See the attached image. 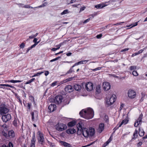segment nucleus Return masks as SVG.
<instances>
[{
	"label": "nucleus",
	"instance_id": "1",
	"mask_svg": "<svg viewBox=\"0 0 147 147\" xmlns=\"http://www.w3.org/2000/svg\"><path fill=\"white\" fill-rule=\"evenodd\" d=\"M82 122L80 121L77 124V134L79 135L82 134L85 138L93 136L95 133L94 129L92 127L88 129L86 127H83L82 125Z\"/></svg>",
	"mask_w": 147,
	"mask_h": 147
},
{
	"label": "nucleus",
	"instance_id": "2",
	"mask_svg": "<svg viewBox=\"0 0 147 147\" xmlns=\"http://www.w3.org/2000/svg\"><path fill=\"white\" fill-rule=\"evenodd\" d=\"M94 111L93 109L89 108L87 111H84L82 109L79 113V114L82 117L86 119H90L92 118L94 116Z\"/></svg>",
	"mask_w": 147,
	"mask_h": 147
},
{
	"label": "nucleus",
	"instance_id": "3",
	"mask_svg": "<svg viewBox=\"0 0 147 147\" xmlns=\"http://www.w3.org/2000/svg\"><path fill=\"white\" fill-rule=\"evenodd\" d=\"M2 133L3 135L6 138H13L15 137V133L13 130L6 131L3 130Z\"/></svg>",
	"mask_w": 147,
	"mask_h": 147
},
{
	"label": "nucleus",
	"instance_id": "4",
	"mask_svg": "<svg viewBox=\"0 0 147 147\" xmlns=\"http://www.w3.org/2000/svg\"><path fill=\"white\" fill-rule=\"evenodd\" d=\"M82 84L83 86L84 85L85 86L86 89L88 91H90L93 90V84L90 82H88L86 84L85 82H83Z\"/></svg>",
	"mask_w": 147,
	"mask_h": 147
},
{
	"label": "nucleus",
	"instance_id": "5",
	"mask_svg": "<svg viewBox=\"0 0 147 147\" xmlns=\"http://www.w3.org/2000/svg\"><path fill=\"white\" fill-rule=\"evenodd\" d=\"M1 105L0 107V113L1 115H3V114H6L7 113L9 110L6 107H5L4 105L3 106H2Z\"/></svg>",
	"mask_w": 147,
	"mask_h": 147
},
{
	"label": "nucleus",
	"instance_id": "6",
	"mask_svg": "<svg viewBox=\"0 0 147 147\" xmlns=\"http://www.w3.org/2000/svg\"><path fill=\"white\" fill-rule=\"evenodd\" d=\"M11 119V116L10 114H8L7 115H2L1 119L3 122L5 123L9 121Z\"/></svg>",
	"mask_w": 147,
	"mask_h": 147
},
{
	"label": "nucleus",
	"instance_id": "7",
	"mask_svg": "<svg viewBox=\"0 0 147 147\" xmlns=\"http://www.w3.org/2000/svg\"><path fill=\"white\" fill-rule=\"evenodd\" d=\"M114 96L112 95L110 98L109 100H107L106 102V104L108 106H110L112 105L115 101L116 98L115 96L114 95Z\"/></svg>",
	"mask_w": 147,
	"mask_h": 147
},
{
	"label": "nucleus",
	"instance_id": "8",
	"mask_svg": "<svg viewBox=\"0 0 147 147\" xmlns=\"http://www.w3.org/2000/svg\"><path fill=\"white\" fill-rule=\"evenodd\" d=\"M65 125H63L62 123H58L55 127L57 130L61 131L65 129Z\"/></svg>",
	"mask_w": 147,
	"mask_h": 147
},
{
	"label": "nucleus",
	"instance_id": "9",
	"mask_svg": "<svg viewBox=\"0 0 147 147\" xmlns=\"http://www.w3.org/2000/svg\"><path fill=\"white\" fill-rule=\"evenodd\" d=\"M128 96L129 98L132 99L134 98L136 96V93L134 91L129 90L128 92Z\"/></svg>",
	"mask_w": 147,
	"mask_h": 147
},
{
	"label": "nucleus",
	"instance_id": "10",
	"mask_svg": "<svg viewBox=\"0 0 147 147\" xmlns=\"http://www.w3.org/2000/svg\"><path fill=\"white\" fill-rule=\"evenodd\" d=\"M103 89L105 91L109 90L111 88V85L109 83L107 82H105L103 83Z\"/></svg>",
	"mask_w": 147,
	"mask_h": 147
},
{
	"label": "nucleus",
	"instance_id": "11",
	"mask_svg": "<svg viewBox=\"0 0 147 147\" xmlns=\"http://www.w3.org/2000/svg\"><path fill=\"white\" fill-rule=\"evenodd\" d=\"M38 142L41 145H43L44 144V138L43 137V134L41 133H39V134L38 138Z\"/></svg>",
	"mask_w": 147,
	"mask_h": 147
},
{
	"label": "nucleus",
	"instance_id": "12",
	"mask_svg": "<svg viewBox=\"0 0 147 147\" xmlns=\"http://www.w3.org/2000/svg\"><path fill=\"white\" fill-rule=\"evenodd\" d=\"M63 99L62 96L60 95L56 96L54 99L55 102L58 104L61 103Z\"/></svg>",
	"mask_w": 147,
	"mask_h": 147
},
{
	"label": "nucleus",
	"instance_id": "13",
	"mask_svg": "<svg viewBox=\"0 0 147 147\" xmlns=\"http://www.w3.org/2000/svg\"><path fill=\"white\" fill-rule=\"evenodd\" d=\"M56 106L55 105L51 104L49 106L48 109L49 111L51 112L54 111L56 109Z\"/></svg>",
	"mask_w": 147,
	"mask_h": 147
},
{
	"label": "nucleus",
	"instance_id": "14",
	"mask_svg": "<svg viewBox=\"0 0 147 147\" xmlns=\"http://www.w3.org/2000/svg\"><path fill=\"white\" fill-rule=\"evenodd\" d=\"M65 90L66 92H70L73 90L74 89L72 86L71 85H68L66 86L65 87Z\"/></svg>",
	"mask_w": 147,
	"mask_h": 147
},
{
	"label": "nucleus",
	"instance_id": "15",
	"mask_svg": "<svg viewBox=\"0 0 147 147\" xmlns=\"http://www.w3.org/2000/svg\"><path fill=\"white\" fill-rule=\"evenodd\" d=\"M104 129V124L103 123H101L99 124L98 129V131L99 133H101Z\"/></svg>",
	"mask_w": 147,
	"mask_h": 147
},
{
	"label": "nucleus",
	"instance_id": "16",
	"mask_svg": "<svg viewBox=\"0 0 147 147\" xmlns=\"http://www.w3.org/2000/svg\"><path fill=\"white\" fill-rule=\"evenodd\" d=\"M76 132L75 129L73 128H69L66 130V132L68 134H73Z\"/></svg>",
	"mask_w": 147,
	"mask_h": 147
},
{
	"label": "nucleus",
	"instance_id": "17",
	"mask_svg": "<svg viewBox=\"0 0 147 147\" xmlns=\"http://www.w3.org/2000/svg\"><path fill=\"white\" fill-rule=\"evenodd\" d=\"M36 141L35 136V134L34 133L32 138L30 147H35V143Z\"/></svg>",
	"mask_w": 147,
	"mask_h": 147
},
{
	"label": "nucleus",
	"instance_id": "18",
	"mask_svg": "<svg viewBox=\"0 0 147 147\" xmlns=\"http://www.w3.org/2000/svg\"><path fill=\"white\" fill-rule=\"evenodd\" d=\"M60 143L63 146L65 147H72L71 145L64 141H60Z\"/></svg>",
	"mask_w": 147,
	"mask_h": 147
},
{
	"label": "nucleus",
	"instance_id": "19",
	"mask_svg": "<svg viewBox=\"0 0 147 147\" xmlns=\"http://www.w3.org/2000/svg\"><path fill=\"white\" fill-rule=\"evenodd\" d=\"M76 124V121H75L73 120L70 122H69L67 124V126L69 127H71L74 126Z\"/></svg>",
	"mask_w": 147,
	"mask_h": 147
},
{
	"label": "nucleus",
	"instance_id": "20",
	"mask_svg": "<svg viewBox=\"0 0 147 147\" xmlns=\"http://www.w3.org/2000/svg\"><path fill=\"white\" fill-rule=\"evenodd\" d=\"M74 88L76 91H79L81 90L82 88L81 85L78 84H76L74 85Z\"/></svg>",
	"mask_w": 147,
	"mask_h": 147
},
{
	"label": "nucleus",
	"instance_id": "21",
	"mask_svg": "<svg viewBox=\"0 0 147 147\" xmlns=\"http://www.w3.org/2000/svg\"><path fill=\"white\" fill-rule=\"evenodd\" d=\"M103 4H100L95 6V7L97 9H101L107 5Z\"/></svg>",
	"mask_w": 147,
	"mask_h": 147
},
{
	"label": "nucleus",
	"instance_id": "22",
	"mask_svg": "<svg viewBox=\"0 0 147 147\" xmlns=\"http://www.w3.org/2000/svg\"><path fill=\"white\" fill-rule=\"evenodd\" d=\"M122 1H120L119 0H110L108 2V3H109L108 4H113V3H114L115 2H117V3L120 4L121 2Z\"/></svg>",
	"mask_w": 147,
	"mask_h": 147
},
{
	"label": "nucleus",
	"instance_id": "23",
	"mask_svg": "<svg viewBox=\"0 0 147 147\" xmlns=\"http://www.w3.org/2000/svg\"><path fill=\"white\" fill-rule=\"evenodd\" d=\"M74 78V77H73V78L71 77V78H67L66 80H64L63 81L61 82H60V83L61 84H63L64 83H66V82H67L71 81L72 80V79H73Z\"/></svg>",
	"mask_w": 147,
	"mask_h": 147
},
{
	"label": "nucleus",
	"instance_id": "24",
	"mask_svg": "<svg viewBox=\"0 0 147 147\" xmlns=\"http://www.w3.org/2000/svg\"><path fill=\"white\" fill-rule=\"evenodd\" d=\"M128 120L127 119H124L123 120L122 122L120 124V125H119V127H120L121 125L124 124V125L126 124H127V122L128 121Z\"/></svg>",
	"mask_w": 147,
	"mask_h": 147
},
{
	"label": "nucleus",
	"instance_id": "25",
	"mask_svg": "<svg viewBox=\"0 0 147 147\" xmlns=\"http://www.w3.org/2000/svg\"><path fill=\"white\" fill-rule=\"evenodd\" d=\"M138 131L136 129L133 134V137H132V139H135L137 138L138 136Z\"/></svg>",
	"mask_w": 147,
	"mask_h": 147
},
{
	"label": "nucleus",
	"instance_id": "26",
	"mask_svg": "<svg viewBox=\"0 0 147 147\" xmlns=\"http://www.w3.org/2000/svg\"><path fill=\"white\" fill-rule=\"evenodd\" d=\"M75 67V66L73 65L70 68L69 70H68L67 72L66 73V74H68L71 73L72 72H74V70L73 69V68Z\"/></svg>",
	"mask_w": 147,
	"mask_h": 147
},
{
	"label": "nucleus",
	"instance_id": "27",
	"mask_svg": "<svg viewBox=\"0 0 147 147\" xmlns=\"http://www.w3.org/2000/svg\"><path fill=\"white\" fill-rule=\"evenodd\" d=\"M22 81L18 80H8L7 81V82H10L12 83H16L17 82H22Z\"/></svg>",
	"mask_w": 147,
	"mask_h": 147
},
{
	"label": "nucleus",
	"instance_id": "28",
	"mask_svg": "<svg viewBox=\"0 0 147 147\" xmlns=\"http://www.w3.org/2000/svg\"><path fill=\"white\" fill-rule=\"evenodd\" d=\"M100 85H98L96 88V92L99 93L100 91Z\"/></svg>",
	"mask_w": 147,
	"mask_h": 147
},
{
	"label": "nucleus",
	"instance_id": "29",
	"mask_svg": "<svg viewBox=\"0 0 147 147\" xmlns=\"http://www.w3.org/2000/svg\"><path fill=\"white\" fill-rule=\"evenodd\" d=\"M35 80V79L34 78H32L31 80L27 82L26 83H25V84H29L32 82L34 81Z\"/></svg>",
	"mask_w": 147,
	"mask_h": 147
},
{
	"label": "nucleus",
	"instance_id": "30",
	"mask_svg": "<svg viewBox=\"0 0 147 147\" xmlns=\"http://www.w3.org/2000/svg\"><path fill=\"white\" fill-rule=\"evenodd\" d=\"M47 4V2H45L44 3L42 4V5H40L38 6V7H35V8H40V7H43L45 6Z\"/></svg>",
	"mask_w": 147,
	"mask_h": 147
},
{
	"label": "nucleus",
	"instance_id": "31",
	"mask_svg": "<svg viewBox=\"0 0 147 147\" xmlns=\"http://www.w3.org/2000/svg\"><path fill=\"white\" fill-rule=\"evenodd\" d=\"M17 120L15 119L13 121V125L15 127H17L18 126V124L17 123Z\"/></svg>",
	"mask_w": 147,
	"mask_h": 147
},
{
	"label": "nucleus",
	"instance_id": "32",
	"mask_svg": "<svg viewBox=\"0 0 147 147\" xmlns=\"http://www.w3.org/2000/svg\"><path fill=\"white\" fill-rule=\"evenodd\" d=\"M76 0H67V3L68 4H69L75 2Z\"/></svg>",
	"mask_w": 147,
	"mask_h": 147
},
{
	"label": "nucleus",
	"instance_id": "33",
	"mask_svg": "<svg viewBox=\"0 0 147 147\" xmlns=\"http://www.w3.org/2000/svg\"><path fill=\"white\" fill-rule=\"evenodd\" d=\"M138 22H136L135 23V24H132L131 25H129V26H127L126 27H129L131 26V25H132V26H131V27L129 28L128 29L130 28H132V27H134V26H137V25H138Z\"/></svg>",
	"mask_w": 147,
	"mask_h": 147
},
{
	"label": "nucleus",
	"instance_id": "34",
	"mask_svg": "<svg viewBox=\"0 0 147 147\" xmlns=\"http://www.w3.org/2000/svg\"><path fill=\"white\" fill-rule=\"evenodd\" d=\"M136 69V66H131L129 67V69L130 70H132Z\"/></svg>",
	"mask_w": 147,
	"mask_h": 147
},
{
	"label": "nucleus",
	"instance_id": "35",
	"mask_svg": "<svg viewBox=\"0 0 147 147\" xmlns=\"http://www.w3.org/2000/svg\"><path fill=\"white\" fill-rule=\"evenodd\" d=\"M144 133L145 132L144 131H142L141 132L139 131V134L141 136H143L144 135Z\"/></svg>",
	"mask_w": 147,
	"mask_h": 147
},
{
	"label": "nucleus",
	"instance_id": "36",
	"mask_svg": "<svg viewBox=\"0 0 147 147\" xmlns=\"http://www.w3.org/2000/svg\"><path fill=\"white\" fill-rule=\"evenodd\" d=\"M2 127L4 128V129L3 130H4L5 131H7L8 129L7 128V125L5 124H4L2 126Z\"/></svg>",
	"mask_w": 147,
	"mask_h": 147
},
{
	"label": "nucleus",
	"instance_id": "37",
	"mask_svg": "<svg viewBox=\"0 0 147 147\" xmlns=\"http://www.w3.org/2000/svg\"><path fill=\"white\" fill-rule=\"evenodd\" d=\"M68 13V10L67 9H65L64 10L63 12H62L61 13V15H63L67 13Z\"/></svg>",
	"mask_w": 147,
	"mask_h": 147
},
{
	"label": "nucleus",
	"instance_id": "38",
	"mask_svg": "<svg viewBox=\"0 0 147 147\" xmlns=\"http://www.w3.org/2000/svg\"><path fill=\"white\" fill-rule=\"evenodd\" d=\"M132 74L134 76H138V74L136 71L134 70L132 72Z\"/></svg>",
	"mask_w": 147,
	"mask_h": 147
},
{
	"label": "nucleus",
	"instance_id": "39",
	"mask_svg": "<svg viewBox=\"0 0 147 147\" xmlns=\"http://www.w3.org/2000/svg\"><path fill=\"white\" fill-rule=\"evenodd\" d=\"M60 58H61V57H59V56L58 57H56V58L55 59H53L51 60L50 61V62H52L56 61L59 59H60Z\"/></svg>",
	"mask_w": 147,
	"mask_h": 147
},
{
	"label": "nucleus",
	"instance_id": "40",
	"mask_svg": "<svg viewBox=\"0 0 147 147\" xmlns=\"http://www.w3.org/2000/svg\"><path fill=\"white\" fill-rule=\"evenodd\" d=\"M80 64H83L82 61H79L77 63H75L74 65L75 66H76L77 65H78Z\"/></svg>",
	"mask_w": 147,
	"mask_h": 147
},
{
	"label": "nucleus",
	"instance_id": "41",
	"mask_svg": "<svg viewBox=\"0 0 147 147\" xmlns=\"http://www.w3.org/2000/svg\"><path fill=\"white\" fill-rule=\"evenodd\" d=\"M25 46V44L24 42L22 43L20 45V48L23 49Z\"/></svg>",
	"mask_w": 147,
	"mask_h": 147
},
{
	"label": "nucleus",
	"instance_id": "42",
	"mask_svg": "<svg viewBox=\"0 0 147 147\" xmlns=\"http://www.w3.org/2000/svg\"><path fill=\"white\" fill-rule=\"evenodd\" d=\"M102 68V67H97L96 68L94 69H92V70L93 71H95L98 70H99L100 69Z\"/></svg>",
	"mask_w": 147,
	"mask_h": 147
},
{
	"label": "nucleus",
	"instance_id": "43",
	"mask_svg": "<svg viewBox=\"0 0 147 147\" xmlns=\"http://www.w3.org/2000/svg\"><path fill=\"white\" fill-rule=\"evenodd\" d=\"M142 119V118L139 117L137 120L136 121V122L137 123H139V124H140V123L141 122Z\"/></svg>",
	"mask_w": 147,
	"mask_h": 147
},
{
	"label": "nucleus",
	"instance_id": "44",
	"mask_svg": "<svg viewBox=\"0 0 147 147\" xmlns=\"http://www.w3.org/2000/svg\"><path fill=\"white\" fill-rule=\"evenodd\" d=\"M31 115L32 117V121H34V113L33 112H32L31 113Z\"/></svg>",
	"mask_w": 147,
	"mask_h": 147
},
{
	"label": "nucleus",
	"instance_id": "45",
	"mask_svg": "<svg viewBox=\"0 0 147 147\" xmlns=\"http://www.w3.org/2000/svg\"><path fill=\"white\" fill-rule=\"evenodd\" d=\"M102 34H100L97 35L96 36V38H97L100 39V38H101V37L102 36Z\"/></svg>",
	"mask_w": 147,
	"mask_h": 147
},
{
	"label": "nucleus",
	"instance_id": "46",
	"mask_svg": "<svg viewBox=\"0 0 147 147\" xmlns=\"http://www.w3.org/2000/svg\"><path fill=\"white\" fill-rule=\"evenodd\" d=\"M85 8L86 7L84 6L81 7L80 9V10L79 11V13H80L81 11L84 10Z\"/></svg>",
	"mask_w": 147,
	"mask_h": 147
},
{
	"label": "nucleus",
	"instance_id": "47",
	"mask_svg": "<svg viewBox=\"0 0 147 147\" xmlns=\"http://www.w3.org/2000/svg\"><path fill=\"white\" fill-rule=\"evenodd\" d=\"M57 81H55L53 82L51 84V86L52 87H53L55 85H56V84L57 83Z\"/></svg>",
	"mask_w": 147,
	"mask_h": 147
},
{
	"label": "nucleus",
	"instance_id": "48",
	"mask_svg": "<svg viewBox=\"0 0 147 147\" xmlns=\"http://www.w3.org/2000/svg\"><path fill=\"white\" fill-rule=\"evenodd\" d=\"M59 49V47L57 48H53L51 49V51H55Z\"/></svg>",
	"mask_w": 147,
	"mask_h": 147
},
{
	"label": "nucleus",
	"instance_id": "49",
	"mask_svg": "<svg viewBox=\"0 0 147 147\" xmlns=\"http://www.w3.org/2000/svg\"><path fill=\"white\" fill-rule=\"evenodd\" d=\"M90 18H89L87 19L86 20L84 21L83 22V23L84 24L90 21Z\"/></svg>",
	"mask_w": 147,
	"mask_h": 147
},
{
	"label": "nucleus",
	"instance_id": "50",
	"mask_svg": "<svg viewBox=\"0 0 147 147\" xmlns=\"http://www.w3.org/2000/svg\"><path fill=\"white\" fill-rule=\"evenodd\" d=\"M24 7L26 8H32V9H33V8L31 6H30L29 5H24Z\"/></svg>",
	"mask_w": 147,
	"mask_h": 147
},
{
	"label": "nucleus",
	"instance_id": "51",
	"mask_svg": "<svg viewBox=\"0 0 147 147\" xmlns=\"http://www.w3.org/2000/svg\"><path fill=\"white\" fill-rule=\"evenodd\" d=\"M8 146L9 147H13V144L11 142H9Z\"/></svg>",
	"mask_w": 147,
	"mask_h": 147
},
{
	"label": "nucleus",
	"instance_id": "52",
	"mask_svg": "<svg viewBox=\"0 0 147 147\" xmlns=\"http://www.w3.org/2000/svg\"><path fill=\"white\" fill-rule=\"evenodd\" d=\"M139 124V123H137L136 122H136L134 123V126L135 127H137Z\"/></svg>",
	"mask_w": 147,
	"mask_h": 147
},
{
	"label": "nucleus",
	"instance_id": "53",
	"mask_svg": "<svg viewBox=\"0 0 147 147\" xmlns=\"http://www.w3.org/2000/svg\"><path fill=\"white\" fill-rule=\"evenodd\" d=\"M39 43V42H38L36 43H34V45H32L31 46L32 48L35 47V46Z\"/></svg>",
	"mask_w": 147,
	"mask_h": 147
},
{
	"label": "nucleus",
	"instance_id": "54",
	"mask_svg": "<svg viewBox=\"0 0 147 147\" xmlns=\"http://www.w3.org/2000/svg\"><path fill=\"white\" fill-rule=\"evenodd\" d=\"M49 71H45V76H47L49 74Z\"/></svg>",
	"mask_w": 147,
	"mask_h": 147
},
{
	"label": "nucleus",
	"instance_id": "55",
	"mask_svg": "<svg viewBox=\"0 0 147 147\" xmlns=\"http://www.w3.org/2000/svg\"><path fill=\"white\" fill-rule=\"evenodd\" d=\"M43 72H43V71L41 72H38V73L37 74H36L37 76H39V75H41Z\"/></svg>",
	"mask_w": 147,
	"mask_h": 147
},
{
	"label": "nucleus",
	"instance_id": "56",
	"mask_svg": "<svg viewBox=\"0 0 147 147\" xmlns=\"http://www.w3.org/2000/svg\"><path fill=\"white\" fill-rule=\"evenodd\" d=\"M129 49L128 48H125V49L121 50V52H123L125 51H127Z\"/></svg>",
	"mask_w": 147,
	"mask_h": 147
},
{
	"label": "nucleus",
	"instance_id": "57",
	"mask_svg": "<svg viewBox=\"0 0 147 147\" xmlns=\"http://www.w3.org/2000/svg\"><path fill=\"white\" fill-rule=\"evenodd\" d=\"M31 105V103H28V109H30Z\"/></svg>",
	"mask_w": 147,
	"mask_h": 147
},
{
	"label": "nucleus",
	"instance_id": "58",
	"mask_svg": "<svg viewBox=\"0 0 147 147\" xmlns=\"http://www.w3.org/2000/svg\"><path fill=\"white\" fill-rule=\"evenodd\" d=\"M38 40V39L36 38H34V40H33V42L35 43H36L37 42V41Z\"/></svg>",
	"mask_w": 147,
	"mask_h": 147
},
{
	"label": "nucleus",
	"instance_id": "59",
	"mask_svg": "<svg viewBox=\"0 0 147 147\" xmlns=\"http://www.w3.org/2000/svg\"><path fill=\"white\" fill-rule=\"evenodd\" d=\"M95 141L93 142H92L90 143V144H88V145H87V146H90V145L93 144L95 142Z\"/></svg>",
	"mask_w": 147,
	"mask_h": 147
},
{
	"label": "nucleus",
	"instance_id": "60",
	"mask_svg": "<svg viewBox=\"0 0 147 147\" xmlns=\"http://www.w3.org/2000/svg\"><path fill=\"white\" fill-rule=\"evenodd\" d=\"M138 55V53H135L133 54L132 55H131V57H134L135 56L137 55Z\"/></svg>",
	"mask_w": 147,
	"mask_h": 147
},
{
	"label": "nucleus",
	"instance_id": "61",
	"mask_svg": "<svg viewBox=\"0 0 147 147\" xmlns=\"http://www.w3.org/2000/svg\"><path fill=\"white\" fill-rule=\"evenodd\" d=\"M89 60H83L82 61L83 64H86V63Z\"/></svg>",
	"mask_w": 147,
	"mask_h": 147
},
{
	"label": "nucleus",
	"instance_id": "62",
	"mask_svg": "<svg viewBox=\"0 0 147 147\" xmlns=\"http://www.w3.org/2000/svg\"><path fill=\"white\" fill-rule=\"evenodd\" d=\"M72 54V53L71 52H69L66 54V55L68 56H70Z\"/></svg>",
	"mask_w": 147,
	"mask_h": 147
},
{
	"label": "nucleus",
	"instance_id": "63",
	"mask_svg": "<svg viewBox=\"0 0 147 147\" xmlns=\"http://www.w3.org/2000/svg\"><path fill=\"white\" fill-rule=\"evenodd\" d=\"M142 144V142H140L138 143L137 144V146H141Z\"/></svg>",
	"mask_w": 147,
	"mask_h": 147
},
{
	"label": "nucleus",
	"instance_id": "64",
	"mask_svg": "<svg viewBox=\"0 0 147 147\" xmlns=\"http://www.w3.org/2000/svg\"><path fill=\"white\" fill-rule=\"evenodd\" d=\"M143 50L142 49H141L140 50H139L138 52L137 53L138 54H139L141 53H142L143 51Z\"/></svg>",
	"mask_w": 147,
	"mask_h": 147
}]
</instances>
